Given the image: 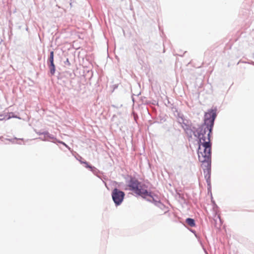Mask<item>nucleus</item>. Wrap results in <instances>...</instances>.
Segmentation results:
<instances>
[{
  "instance_id": "6e6552de",
  "label": "nucleus",
  "mask_w": 254,
  "mask_h": 254,
  "mask_svg": "<svg viewBox=\"0 0 254 254\" xmlns=\"http://www.w3.org/2000/svg\"><path fill=\"white\" fill-rule=\"evenodd\" d=\"M198 144L200 147L202 146L205 149L211 148L212 143L210 141H206V137H201L198 139Z\"/></svg>"
},
{
  "instance_id": "9b49d317",
  "label": "nucleus",
  "mask_w": 254,
  "mask_h": 254,
  "mask_svg": "<svg viewBox=\"0 0 254 254\" xmlns=\"http://www.w3.org/2000/svg\"><path fill=\"white\" fill-rule=\"evenodd\" d=\"M47 64H48V67L49 68L51 74L52 75H54V74L55 73V71H56V66L54 64V63H53V62L52 63H47Z\"/></svg>"
},
{
  "instance_id": "bb28decb",
  "label": "nucleus",
  "mask_w": 254,
  "mask_h": 254,
  "mask_svg": "<svg viewBox=\"0 0 254 254\" xmlns=\"http://www.w3.org/2000/svg\"><path fill=\"white\" fill-rule=\"evenodd\" d=\"M79 161L81 164H83L84 161L80 160Z\"/></svg>"
},
{
  "instance_id": "5701e85b",
  "label": "nucleus",
  "mask_w": 254,
  "mask_h": 254,
  "mask_svg": "<svg viewBox=\"0 0 254 254\" xmlns=\"http://www.w3.org/2000/svg\"><path fill=\"white\" fill-rule=\"evenodd\" d=\"M36 133L38 135H44V133H45V131H37L36 132Z\"/></svg>"
},
{
  "instance_id": "1a4fd4ad",
  "label": "nucleus",
  "mask_w": 254,
  "mask_h": 254,
  "mask_svg": "<svg viewBox=\"0 0 254 254\" xmlns=\"http://www.w3.org/2000/svg\"><path fill=\"white\" fill-rule=\"evenodd\" d=\"M192 124L182 125V127L184 129L188 138L190 140L192 138Z\"/></svg>"
},
{
  "instance_id": "0eeeda50",
  "label": "nucleus",
  "mask_w": 254,
  "mask_h": 254,
  "mask_svg": "<svg viewBox=\"0 0 254 254\" xmlns=\"http://www.w3.org/2000/svg\"><path fill=\"white\" fill-rule=\"evenodd\" d=\"M204 175V178L206 180V182L207 186V190L208 191H211V169L204 170H203Z\"/></svg>"
},
{
  "instance_id": "c756f323",
  "label": "nucleus",
  "mask_w": 254,
  "mask_h": 254,
  "mask_svg": "<svg viewBox=\"0 0 254 254\" xmlns=\"http://www.w3.org/2000/svg\"><path fill=\"white\" fill-rule=\"evenodd\" d=\"M114 183H115V184H117V183H117L116 181H114Z\"/></svg>"
},
{
  "instance_id": "b1692460",
  "label": "nucleus",
  "mask_w": 254,
  "mask_h": 254,
  "mask_svg": "<svg viewBox=\"0 0 254 254\" xmlns=\"http://www.w3.org/2000/svg\"><path fill=\"white\" fill-rule=\"evenodd\" d=\"M13 140H20V141H22L23 140V139L22 138H17L16 137H15Z\"/></svg>"
},
{
  "instance_id": "dca6fc26",
  "label": "nucleus",
  "mask_w": 254,
  "mask_h": 254,
  "mask_svg": "<svg viewBox=\"0 0 254 254\" xmlns=\"http://www.w3.org/2000/svg\"><path fill=\"white\" fill-rule=\"evenodd\" d=\"M206 129H207L206 126H203V127H202V130L201 131V137H205L204 136V135L206 133Z\"/></svg>"
},
{
  "instance_id": "cd10ccee",
  "label": "nucleus",
  "mask_w": 254,
  "mask_h": 254,
  "mask_svg": "<svg viewBox=\"0 0 254 254\" xmlns=\"http://www.w3.org/2000/svg\"><path fill=\"white\" fill-rule=\"evenodd\" d=\"M4 118H0V121H2L3 120H4Z\"/></svg>"
},
{
  "instance_id": "c85d7f7f",
  "label": "nucleus",
  "mask_w": 254,
  "mask_h": 254,
  "mask_svg": "<svg viewBox=\"0 0 254 254\" xmlns=\"http://www.w3.org/2000/svg\"><path fill=\"white\" fill-rule=\"evenodd\" d=\"M213 203L214 205L217 207V205H216V203H215V202L213 201Z\"/></svg>"
},
{
  "instance_id": "4be33fe9",
  "label": "nucleus",
  "mask_w": 254,
  "mask_h": 254,
  "mask_svg": "<svg viewBox=\"0 0 254 254\" xmlns=\"http://www.w3.org/2000/svg\"><path fill=\"white\" fill-rule=\"evenodd\" d=\"M64 63L65 65H70V63L68 59H67Z\"/></svg>"
},
{
  "instance_id": "9d476101",
  "label": "nucleus",
  "mask_w": 254,
  "mask_h": 254,
  "mask_svg": "<svg viewBox=\"0 0 254 254\" xmlns=\"http://www.w3.org/2000/svg\"><path fill=\"white\" fill-rule=\"evenodd\" d=\"M44 136H45V137H46L49 140L52 139L53 140L52 141L55 143H57V141H58L57 138L54 135L50 134L47 131H45Z\"/></svg>"
},
{
  "instance_id": "7c9ffc66",
  "label": "nucleus",
  "mask_w": 254,
  "mask_h": 254,
  "mask_svg": "<svg viewBox=\"0 0 254 254\" xmlns=\"http://www.w3.org/2000/svg\"><path fill=\"white\" fill-rule=\"evenodd\" d=\"M17 143L19 144H21V142H17Z\"/></svg>"
},
{
  "instance_id": "a878e982",
  "label": "nucleus",
  "mask_w": 254,
  "mask_h": 254,
  "mask_svg": "<svg viewBox=\"0 0 254 254\" xmlns=\"http://www.w3.org/2000/svg\"><path fill=\"white\" fill-rule=\"evenodd\" d=\"M190 231L192 233H194V234H195V230H190Z\"/></svg>"
},
{
  "instance_id": "39448f33",
  "label": "nucleus",
  "mask_w": 254,
  "mask_h": 254,
  "mask_svg": "<svg viewBox=\"0 0 254 254\" xmlns=\"http://www.w3.org/2000/svg\"><path fill=\"white\" fill-rule=\"evenodd\" d=\"M150 194V195H147V197L145 198L147 201L153 203L155 206L162 210H164L166 208V206L160 200H158L156 199V198H157V195L154 194L151 191Z\"/></svg>"
},
{
  "instance_id": "f3484780",
  "label": "nucleus",
  "mask_w": 254,
  "mask_h": 254,
  "mask_svg": "<svg viewBox=\"0 0 254 254\" xmlns=\"http://www.w3.org/2000/svg\"><path fill=\"white\" fill-rule=\"evenodd\" d=\"M57 142L59 143H60V144H62L63 145H64V146H65L69 150H70V148L66 144H65L64 142L62 141H61V140H58V141H57Z\"/></svg>"
},
{
  "instance_id": "2f4dec72",
  "label": "nucleus",
  "mask_w": 254,
  "mask_h": 254,
  "mask_svg": "<svg viewBox=\"0 0 254 254\" xmlns=\"http://www.w3.org/2000/svg\"><path fill=\"white\" fill-rule=\"evenodd\" d=\"M252 64L254 65V62H252Z\"/></svg>"
},
{
  "instance_id": "aec40b11",
  "label": "nucleus",
  "mask_w": 254,
  "mask_h": 254,
  "mask_svg": "<svg viewBox=\"0 0 254 254\" xmlns=\"http://www.w3.org/2000/svg\"><path fill=\"white\" fill-rule=\"evenodd\" d=\"M10 114H11L12 116H9L7 118V119L8 120L9 119H10L11 118H18V119H20V118L18 117L17 116H15L13 115V113H10Z\"/></svg>"
},
{
  "instance_id": "393cba45",
  "label": "nucleus",
  "mask_w": 254,
  "mask_h": 254,
  "mask_svg": "<svg viewBox=\"0 0 254 254\" xmlns=\"http://www.w3.org/2000/svg\"><path fill=\"white\" fill-rule=\"evenodd\" d=\"M103 183L104 184L105 187L108 189L107 183L104 181H103Z\"/></svg>"
},
{
  "instance_id": "412c9836",
  "label": "nucleus",
  "mask_w": 254,
  "mask_h": 254,
  "mask_svg": "<svg viewBox=\"0 0 254 254\" xmlns=\"http://www.w3.org/2000/svg\"><path fill=\"white\" fill-rule=\"evenodd\" d=\"M191 129L192 130V136L193 135V132L195 131V130L197 129V128L192 125Z\"/></svg>"
},
{
  "instance_id": "2eb2a0df",
  "label": "nucleus",
  "mask_w": 254,
  "mask_h": 254,
  "mask_svg": "<svg viewBox=\"0 0 254 254\" xmlns=\"http://www.w3.org/2000/svg\"><path fill=\"white\" fill-rule=\"evenodd\" d=\"M83 164H85V167L86 168L90 169L91 171H92L93 169H95V168L94 166H92L91 165L89 164V163L86 161H84Z\"/></svg>"
},
{
  "instance_id": "72a5a7b5",
  "label": "nucleus",
  "mask_w": 254,
  "mask_h": 254,
  "mask_svg": "<svg viewBox=\"0 0 254 254\" xmlns=\"http://www.w3.org/2000/svg\"><path fill=\"white\" fill-rule=\"evenodd\" d=\"M3 115H0V117H2Z\"/></svg>"
},
{
  "instance_id": "a211bd4d",
  "label": "nucleus",
  "mask_w": 254,
  "mask_h": 254,
  "mask_svg": "<svg viewBox=\"0 0 254 254\" xmlns=\"http://www.w3.org/2000/svg\"><path fill=\"white\" fill-rule=\"evenodd\" d=\"M178 118L180 119L181 121L185 118L184 115L180 113L178 114Z\"/></svg>"
},
{
  "instance_id": "20e7f679",
  "label": "nucleus",
  "mask_w": 254,
  "mask_h": 254,
  "mask_svg": "<svg viewBox=\"0 0 254 254\" xmlns=\"http://www.w3.org/2000/svg\"><path fill=\"white\" fill-rule=\"evenodd\" d=\"M111 196L115 205L118 206L123 203L125 197V192L115 188L111 192Z\"/></svg>"
},
{
  "instance_id": "4468645a",
  "label": "nucleus",
  "mask_w": 254,
  "mask_h": 254,
  "mask_svg": "<svg viewBox=\"0 0 254 254\" xmlns=\"http://www.w3.org/2000/svg\"><path fill=\"white\" fill-rule=\"evenodd\" d=\"M54 51L50 52V56L48 59L47 63H54Z\"/></svg>"
},
{
  "instance_id": "ddd939ff",
  "label": "nucleus",
  "mask_w": 254,
  "mask_h": 254,
  "mask_svg": "<svg viewBox=\"0 0 254 254\" xmlns=\"http://www.w3.org/2000/svg\"><path fill=\"white\" fill-rule=\"evenodd\" d=\"M179 123L182 124V125L192 124L190 120L186 118H184L181 122L179 121Z\"/></svg>"
},
{
  "instance_id": "f03ea898",
  "label": "nucleus",
  "mask_w": 254,
  "mask_h": 254,
  "mask_svg": "<svg viewBox=\"0 0 254 254\" xmlns=\"http://www.w3.org/2000/svg\"><path fill=\"white\" fill-rule=\"evenodd\" d=\"M197 154L199 161L202 163L201 167L203 170L211 169V148L202 150L200 145L197 149Z\"/></svg>"
},
{
  "instance_id": "423d86ee",
  "label": "nucleus",
  "mask_w": 254,
  "mask_h": 254,
  "mask_svg": "<svg viewBox=\"0 0 254 254\" xmlns=\"http://www.w3.org/2000/svg\"><path fill=\"white\" fill-rule=\"evenodd\" d=\"M217 111L214 112L211 114V119L208 122V126H207V129L208 130V133L207 135V139L208 141H210L211 134L212 133V130L214 125V121L217 117Z\"/></svg>"
},
{
  "instance_id": "6ab92c4d",
  "label": "nucleus",
  "mask_w": 254,
  "mask_h": 254,
  "mask_svg": "<svg viewBox=\"0 0 254 254\" xmlns=\"http://www.w3.org/2000/svg\"><path fill=\"white\" fill-rule=\"evenodd\" d=\"M38 139H40L41 140L44 141H50L48 138H47L45 136H44L43 137H39Z\"/></svg>"
},
{
  "instance_id": "7ed1b4c3",
  "label": "nucleus",
  "mask_w": 254,
  "mask_h": 254,
  "mask_svg": "<svg viewBox=\"0 0 254 254\" xmlns=\"http://www.w3.org/2000/svg\"><path fill=\"white\" fill-rule=\"evenodd\" d=\"M217 111V108L215 107L214 109H211L208 110L207 112L205 113L204 116V123L198 126L197 129L193 132V135L197 137L198 139L201 138V131L203 126H208V122L211 119V114L214 113V111Z\"/></svg>"
},
{
  "instance_id": "473e14b6",
  "label": "nucleus",
  "mask_w": 254,
  "mask_h": 254,
  "mask_svg": "<svg viewBox=\"0 0 254 254\" xmlns=\"http://www.w3.org/2000/svg\"><path fill=\"white\" fill-rule=\"evenodd\" d=\"M175 111L177 112V108H175Z\"/></svg>"
},
{
  "instance_id": "f257e3e1",
  "label": "nucleus",
  "mask_w": 254,
  "mask_h": 254,
  "mask_svg": "<svg viewBox=\"0 0 254 254\" xmlns=\"http://www.w3.org/2000/svg\"><path fill=\"white\" fill-rule=\"evenodd\" d=\"M127 186L130 190L143 198H146L147 195H150V191L146 189L147 186L145 184H142L135 177L130 176Z\"/></svg>"
},
{
  "instance_id": "f8f14e48",
  "label": "nucleus",
  "mask_w": 254,
  "mask_h": 254,
  "mask_svg": "<svg viewBox=\"0 0 254 254\" xmlns=\"http://www.w3.org/2000/svg\"><path fill=\"white\" fill-rule=\"evenodd\" d=\"M186 223L190 227H194L195 226V220L193 218H188L186 219Z\"/></svg>"
}]
</instances>
